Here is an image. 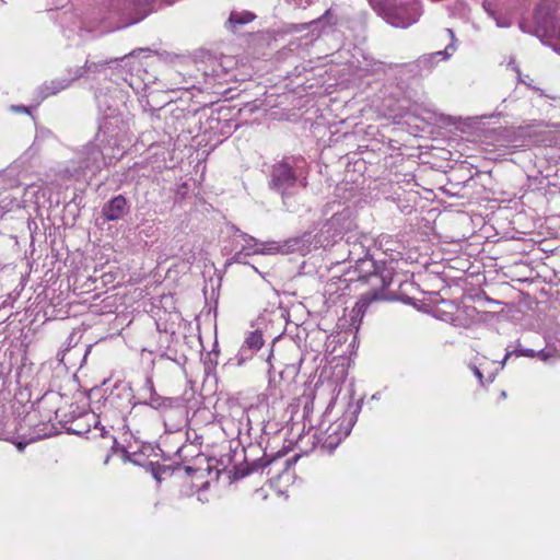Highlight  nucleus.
Wrapping results in <instances>:
<instances>
[{"instance_id":"f257e3e1","label":"nucleus","mask_w":560,"mask_h":560,"mask_svg":"<svg viewBox=\"0 0 560 560\" xmlns=\"http://www.w3.org/2000/svg\"><path fill=\"white\" fill-rule=\"evenodd\" d=\"M354 424L353 411H346L334 420L332 410L327 408L315 430L314 436L323 446L332 451L346 439Z\"/></svg>"},{"instance_id":"f03ea898","label":"nucleus","mask_w":560,"mask_h":560,"mask_svg":"<svg viewBox=\"0 0 560 560\" xmlns=\"http://www.w3.org/2000/svg\"><path fill=\"white\" fill-rule=\"evenodd\" d=\"M557 5L556 0H544L535 13L538 31L549 38H556L560 34L557 23Z\"/></svg>"},{"instance_id":"7ed1b4c3","label":"nucleus","mask_w":560,"mask_h":560,"mask_svg":"<svg viewBox=\"0 0 560 560\" xmlns=\"http://www.w3.org/2000/svg\"><path fill=\"white\" fill-rule=\"evenodd\" d=\"M77 401L82 402V409L79 411L78 417L86 418L88 423L94 424L93 438L100 436L105 441L104 446L113 450L116 445V439L104 428H98L97 417L94 412L89 410V397L84 393H78L74 395Z\"/></svg>"},{"instance_id":"20e7f679","label":"nucleus","mask_w":560,"mask_h":560,"mask_svg":"<svg viewBox=\"0 0 560 560\" xmlns=\"http://www.w3.org/2000/svg\"><path fill=\"white\" fill-rule=\"evenodd\" d=\"M295 175L288 164L280 163L273 166L270 183L272 188L279 190L284 196L288 190L295 186Z\"/></svg>"},{"instance_id":"39448f33","label":"nucleus","mask_w":560,"mask_h":560,"mask_svg":"<svg viewBox=\"0 0 560 560\" xmlns=\"http://www.w3.org/2000/svg\"><path fill=\"white\" fill-rule=\"evenodd\" d=\"M128 212L127 200L119 195L109 200L102 209V214L107 221H117Z\"/></svg>"},{"instance_id":"423d86ee","label":"nucleus","mask_w":560,"mask_h":560,"mask_svg":"<svg viewBox=\"0 0 560 560\" xmlns=\"http://www.w3.org/2000/svg\"><path fill=\"white\" fill-rule=\"evenodd\" d=\"M153 1L154 0H133L126 12H124L129 19L126 24L129 25L143 20L151 12Z\"/></svg>"},{"instance_id":"0eeeda50","label":"nucleus","mask_w":560,"mask_h":560,"mask_svg":"<svg viewBox=\"0 0 560 560\" xmlns=\"http://www.w3.org/2000/svg\"><path fill=\"white\" fill-rule=\"evenodd\" d=\"M254 19L255 15L249 11H232L228 20V26L230 30L235 31L237 26L245 25Z\"/></svg>"},{"instance_id":"6e6552de","label":"nucleus","mask_w":560,"mask_h":560,"mask_svg":"<svg viewBox=\"0 0 560 560\" xmlns=\"http://www.w3.org/2000/svg\"><path fill=\"white\" fill-rule=\"evenodd\" d=\"M264 345L262 335L259 331H252L245 339L242 352L244 353L247 349L250 351H257Z\"/></svg>"},{"instance_id":"1a4fd4ad","label":"nucleus","mask_w":560,"mask_h":560,"mask_svg":"<svg viewBox=\"0 0 560 560\" xmlns=\"http://www.w3.org/2000/svg\"><path fill=\"white\" fill-rule=\"evenodd\" d=\"M240 236L242 237L243 241L241 249L244 250L249 256L257 255L260 242L245 233H242Z\"/></svg>"},{"instance_id":"9d476101","label":"nucleus","mask_w":560,"mask_h":560,"mask_svg":"<svg viewBox=\"0 0 560 560\" xmlns=\"http://www.w3.org/2000/svg\"><path fill=\"white\" fill-rule=\"evenodd\" d=\"M375 299V295H363L353 306L352 313H354L357 316L362 317L370 303L373 302Z\"/></svg>"},{"instance_id":"9b49d317","label":"nucleus","mask_w":560,"mask_h":560,"mask_svg":"<svg viewBox=\"0 0 560 560\" xmlns=\"http://www.w3.org/2000/svg\"><path fill=\"white\" fill-rule=\"evenodd\" d=\"M512 354H515L517 357H528V358H535L536 357V351H534L533 349H523V348H517L515 349L513 352L511 351H508L501 362V366L503 368L504 364L506 363L508 359L512 355Z\"/></svg>"},{"instance_id":"f8f14e48","label":"nucleus","mask_w":560,"mask_h":560,"mask_svg":"<svg viewBox=\"0 0 560 560\" xmlns=\"http://www.w3.org/2000/svg\"><path fill=\"white\" fill-rule=\"evenodd\" d=\"M50 433L49 432H46L44 430H35L28 438V440L26 442H18L16 443V447L19 448V451H23L25 445L31 443V442H34V441H37V440H40V439H44V438H47L49 436Z\"/></svg>"},{"instance_id":"ddd939ff","label":"nucleus","mask_w":560,"mask_h":560,"mask_svg":"<svg viewBox=\"0 0 560 560\" xmlns=\"http://www.w3.org/2000/svg\"><path fill=\"white\" fill-rule=\"evenodd\" d=\"M43 89L44 97L48 95L56 94L58 91L66 89V84H62L59 81H51L49 83H45Z\"/></svg>"},{"instance_id":"4468645a","label":"nucleus","mask_w":560,"mask_h":560,"mask_svg":"<svg viewBox=\"0 0 560 560\" xmlns=\"http://www.w3.org/2000/svg\"><path fill=\"white\" fill-rule=\"evenodd\" d=\"M258 249V254H275L279 252L280 246L276 242H260Z\"/></svg>"},{"instance_id":"2eb2a0df","label":"nucleus","mask_w":560,"mask_h":560,"mask_svg":"<svg viewBox=\"0 0 560 560\" xmlns=\"http://www.w3.org/2000/svg\"><path fill=\"white\" fill-rule=\"evenodd\" d=\"M446 32L448 33V35L451 37V44L447 45L444 50L435 52L436 56H442L444 59H447L451 56L450 49H452L453 51L455 50L454 43L456 40L454 32L451 28H447Z\"/></svg>"},{"instance_id":"dca6fc26","label":"nucleus","mask_w":560,"mask_h":560,"mask_svg":"<svg viewBox=\"0 0 560 560\" xmlns=\"http://www.w3.org/2000/svg\"><path fill=\"white\" fill-rule=\"evenodd\" d=\"M419 16H420V13L417 10H415L412 16H410L406 21L396 22L394 24L399 27H407V26L411 25L412 23H415L419 19Z\"/></svg>"},{"instance_id":"f3484780","label":"nucleus","mask_w":560,"mask_h":560,"mask_svg":"<svg viewBox=\"0 0 560 560\" xmlns=\"http://www.w3.org/2000/svg\"><path fill=\"white\" fill-rule=\"evenodd\" d=\"M536 357H537L539 360H541V361L546 362V361H548L550 358H552V357H553V352H552V351H550V350H540V351L536 352Z\"/></svg>"},{"instance_id":"a211bd4d","label":"nucleus","mask_w":560,"mask_h":560,"mask_svg":"<svg viewBox=\"0 0 560 560\" xmlns=\"http://www.w3.org/2000/svg\"><path fill=\"white\" fill-rule=\"evenodd\" d=\"M248 255L242 250L241 248L234 254L232 260L234 262H238V264H242V262H245V258L247 257Z\"/></svg>"},{"instance_id":"6ab92c4d","label":"nucleus","mask_w":560,"mask_h":560,"mask_svg":"<svg viewBox=\"0 0 560 560\" xmlns=\"http://www.w3.org/2000/svg\"><path fill=\"white\" fill-rule=\"evenodd\" d=\"M323 20H326L329 24H336L337 18L332 14L331 10H327L325 14L322 16Z\"/></svg>"},{"instance_id":"aec40b11","label":"nucleus","mask_w":560,"mask_h":560,"mask_svg":"<svg viewBox=\"0 0 560 560\" xmlns=\"http://www.w3.org/2000/svg\"><path fill=\"white\" fill-rule=\"evenodd\" d=\"M515 71L517 72L518 82H521V83H523V84L527 85L528 88H532V89H534V90L538 91V92L540 93V95H545V94H544V92H542L540 89L535 88V86H532L529 83H527V82L522 78V74H521V72H520V70H518L517 68H515Z\"/></svg>"},{"instance_id":"412c9836","label":"nucleus","mask_w":560,"mask_h":560,"mask_svg":"<svg viewBox=\"0 0 560 560\" xmlns=\"http://www.w3.org/2000/svg\"><path fill=\"white\" fill-rule=\"evenodd\" d=\"M71 432H72V434L82 435V434H83V433H85V432H90V429H88V430H83V429L79 425V423H78L75 428H72V429H71Z\"/></svg>"},{"instance_id":"4be33fe9","label":"nucleus","mask_w":560,"mask_h":560,"mask_svg":"<svg viewBox=\"0 0 560 560\" xmlns=\"http://www.w3.org/2000/svg\"><path fill=\"white\" fill-rule=\"evenodd\" d=\"M474 373L479 378V381L482 383V373L480 372V370L475 368Z\"/></svg>"},{"instance_id":"5701e85b","label":"nucleus","mask_w":560,"mask_h":560,"mask_svg":"<svg viewBox=\"0 0 560 560\" xmlns=\"http://www.w3.org/2000/svg\"><path fill=\"white\" fill-rule=\"evenodd\" d=\"M36 416L33 415L32 412H27L26 415V419L30 423H32L34 420H35Z\"/></svg>"},{"instance_id":"b1692460","label":"nucleus","mask_w":560,"mask_h":560,"mask_svg":"<svg viewBox=\"0 0 560 560\" xmlns=\"http://www.w3.org/2000/svg\"><path fill=\"white\" fill-rule=\"evenodd\" d=\"M44 402H45V399H44V398H42V399L37 400V402H36L37 408L39 409Z\"/></svg>"},{"instance_id":"393cba45","label":"nucleus","mask_w":560,"mask_h":560,"mask_svg":"<svg viewBox=\"0 0 560 560\" xmlns=\"http://www.w3.org/2000/svg\"><path fill=\"white\" fill-rule=\"evenodd\" d=\"M156 400H158V399H155V398H153V397H152V398H151V402H150V404H151V405H155V404H156Z\"/></svg>"},{"instance_id":"a878e982","label":"nucleus","mask_w":560,"mask_h":560,"mask_svg":"<svg viewBox=\"0 0 560 560\" xmlns=\"http://www.w3.org/2000/svg\"><path fill=\"white\" fill-rule=\"evenodd\" d=\"M66 351L62 352L60 361L62 362L65 360Z\"/></svg>"},{"instance_id":"bb28decb","label":"nucleus","mask_w":560,"mask_h":560,"mask_svg":"<svg viewBox=\"0 0 560 560\" xmlns=\"http://www.w3.org/2000/svg\"><path fill=\"white\" fill-rule=\"evenodd\" d=\"M483 8H485L487 11H489V7L487 5V3H486V2H483Z\"/></svg>"},{"instance_id":"cd10ccee","label":"nucleus","mask_w":560,"mask_h":560,"mask_svg":"<svg viewBox=\"0 0 560 560\" xmlns=\"http://www.w3.org/2000/svg\"><path fill=\"white\" fill-rule=\"evenodd\" d=\"M559 51H560V49H559Z\"/></svg>"}]
</instances>
